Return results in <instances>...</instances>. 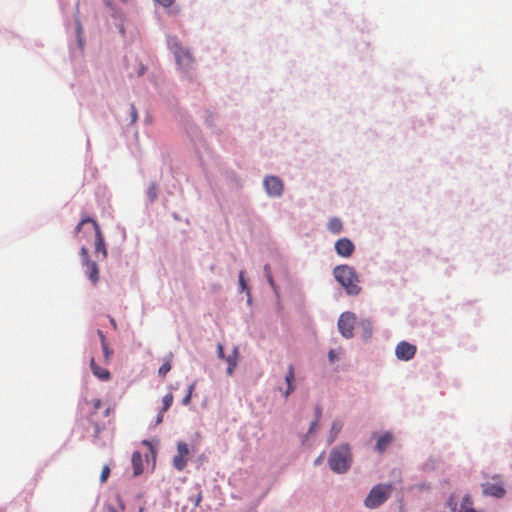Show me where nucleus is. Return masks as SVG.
<instances>
[{
    "label": "nucleus",
    "instance_id": "obj_1",
    "mask_svg": "<svg viewBox=\"0 0 512 512\" xmlns=\"http://www.w3.org/2000/svg\"><path fill=\"white\" fill-rule=\"evenodd\" d=\"M333 274L349 295H358L360 293L359 277L353 267L339 265L335 267Z\"/></svg>",
    "mask_w": 512,
    "mask_h": 512
},
{
    "label": "nucleus",
    "instance_id": "obj_2",
    "mask_svg": "<svg viewBox=\"0 0 512 512\" xmlns=\"http://www.w3.org/2000/svg\"><path fill=\"white\" fill-rule=\"evenodd\" d=\"M87 224L91 225V228L89 231H85L84 234H94L95 241H94V247H95V254L97 257L101 255V259L107 258V249L106 244L104 240V236L101 232L99 224L90 217H84L81 219V221L78 223V225L75 228L76 234H79L83 227Z\"/></svg>",
    "mask_w": 512,
    "mask_h": 512
},
{
    "label": "nucleus",
    "instance_id": "obj_3",
    "mask_svg": "<svg viewBox=\"0 0 512 512\" xmlns=\"http://www.w3.org/2000/svg\"><path fill=\"white\" fill-rule=\"evenodd\" d=\"M332 471L336 473L346 472L351 464V454L348 445H340L335 447L328 460Z\"/></svg>",
    "mask_w": 512,
    "mask_h": 512
},
{
    "label": "nucleus",
    "instance_id": "obj_4",
    "mask_svg": "<svg viewBox=\"0 0 512 512\" xmlns=\"http://www.w3.org/2000/svg\"><path fill=\"white\" fill-rule=\"evenodd\" d=\"M390 484H378L374 486L366 497L364 503L367 508L374 509L383 504L391 495Z\"/></svg>",
    "mask_w": 512,
    "mask_h": 512
},
{
    "label": "nucleus",
    "instance_id": "obj_5",
    "mask_svg": "<svg viewBox=\"0 0 512 512\" xmlns=\"http://www.w3.org/2000/svg\"><path fill=\"white\" fill-rule=\"evenodd\" d=\"M171 50L180 67L186 69L192 65L194 58L186 48L182 47L179 43L174 42L171 43Z\"/></svg>",
    "mask_w": 512,
    "mask_h": 512
},
{
    "label": "nucleus",
    "instance_id": "obj_6",
    "mask_svg": "<svg viewBox=\"0 0 512 512\" xmlns=\"http://www.w3.org/2000/svg\"><path fill=\"white\" fill-rule=\"evenodd\" d=\"M355 321V314L351 312H344L340 315L338 320V328L343 337L349 339L353 336Z\"/></svg>",
    "mask_w": 512,
    "mask_h": 512
},
{
    "label": "nucleus",
    "instance_id": "obj_7",
    "mask_svg": "<svg viewBox=\"0 0 512 512\" xmlns=\"http://www.w3.org/2000/svg\"><path fill=\"white\" fill-rule=\"evenodd\" d=\"M416 351L417 348L415 345L407 341H401L395 348V355L399 360L409 361L415 356Z\"/></svg>",
    "mask_w": 512,
    "mask_h": 512
},
{
    "label": "nucleus",
    "instance_id": "obj_8",
    "mask_svg": "<svg viewBox=\"0 0 512 512\" xmlns=\"http://www.w3.org/2000/svg\"><path fill=\"white\" fill-rule=\"evenodd\" d=\"M188 455V445L184 442H179L177 444V454L173 458V465L178 471H182L186 467Z\"/></svg>",
    "mask_w": 512,
    "mask_h": 512
},
{
    "label": "nucleus",
    "instance_id": "obj_9",
    "mask_svg": "<svg viewBox=\"0 0 512 512\" xmlns=\"http://www.w3.org/2000/svg\"><path fill=\"white\" fill-rule=\"evenodd\" d=\"M334 247L337 255L344 258H349L355 251L354 243L346 237L338 239Z\"/></svg>",
    "mask_w": 512,
    "mask_h": 512
},
{
    "label": "nucleus",
    "instance_id": "obj_10",
    "mask_svg": "<svg viewBox=\"0 0 512 512\" xmlns=\"http://www.w3.org/2000/svg\"><path fill=\"white\" fill-rule=\"evenodd\" d=\"M264 187L268 195L280 196L283 192V183L276 176H267L264 179Z\"/></svg>",
    "mask_w": 512,
    "mask_h": 512
},
{
    "label": "nucleus",
    "instance_id": "obj_11",
    "mask_svg": "<svg viewBox=\"0 0 512 512\" xmlns=\"http://www.w3.org/2000/svg\"><path fill=\"white\" fill-rule=\"evenodd\" d=\"M83 266L86 267L85 274L92 284H96L99 281V267L96 262L90 261Z\"/></svg>",
    "mask_w": 512,
    "mask_h": 512
},
{
    "label": "nucleus",
    "instance_id": "obj_12",
    "mask_svg": "<svg viewBox=\"0 0 512 512\" xmlns=\"http://www.w3.org/2000/svg\"><path fill=\"white\" fill-rule=\"evenodd\" d=\"M90 367L93 374L102 381H108L110 379V372L96 364L95 359L92 357L90 360Z\"/></svg>",
    "mask_w": 512,
    "mask_h": 512
},
{
    "label": "nucleus",
    "instance_id": "obj_13",
    "mask_svg": "<svg viewBox=\"0 0 512 512\" xmlns=\"http://www.w3.org/2000/svg\"><path fill=\"white\" fill-rule=\"evenodd\" d=\"M483 493L488 496L501 498L505 495V489L498 484H487L483 487Z\"/></svg>",
    "mask_w": 512,
    "mask_h": 512
},
{
    "label": "nucleus",
    "instance_id": "obj_14",
    "mask_svg": "<svg viewBox=\"0 0 512 512\" xmlns=\"http://www.w3.org/2000/svg\"><path fill=\"white\" fill-rule=\"evenodd\" d=\"M393 441V435L390 432H385L377 441L375 450L378 453H383Z\"/></svg>",
    "mask_w": 512,
    "mask_h": 512
},
{
    "label": "nucleus",
    "instance_id": "obj_15",
    "mask_svg": "<svg viewBox=\"0 0 512 512\" xmlns=\"http://www.w3.org/2000/svg\"><path fill=\"white\" fill-rule=\"evenodd\" d=\"M294 366L290 364L287 368V374L285 376V382L287 384V389L284 392V396L288 397L292 392L295 390V385L293 384L294 381Z\"/></svg>",
    "mask_w": 512,
    "mask_h": 512
},
{
    "label": "nucleus",
    "instance_id": "obj_16",
    "mask_svg": "<svg viewBox=\"0 0 512 512\" xmlns=\"http://www.w3.org/2000/svg\"><path fill=\"white\" fill-rule=\"evenodd\" d=\"M131 464L133 467L134 476H138L143 472L142 454L139 451L133 452Z\"/></svg>",
    "mask_w": 512,
    "mask_h": 512
},
{
    "label": "nucleus",
    "instance_id": "obj_17",
    "mask_svg": "<svg viewBox=\"0 0 512 512\" xmlns=\"http://www.w3.org/2000/svg\"><path fill=\"white\" fill-rule=\"evenodd\" d=\"M327 229L332 234H340L343 230L341 219L338 217H332L327 223Z\"/></svg>",
    "mask_w": 512,
    "mask_h": 512
},
{
    "label": "nucleus",
    "instance_id": "obj_18",
    "mask_svg": "<svg viewBox=\"0 0 512 512\" xmlns=\"http://www.w3.org/2000/svg\"><path fill=\"white\" fill-rule=\"evenodd\" d=\"M237 359H238V348L235 347L233 349V352L231 355H229L225 360L228 362L227 367V374L232 375L236 366H237Z\"/></svg>",
    "mask_w": 512,
    "mask_h": 512
},
{
    "label": "nucleus",
    "instance_id": "obj_19",
    "mask_svg": "<svg viewBox=\"0 0 512 512\" xmlns=\"http://www.w3.org/2000/svg\"><path fill=\"white\" fill-rule=\"evenodd\" d=\"M173 355L170 353L166 358L164 363L160 366L158 370V375L162 378H165L167 373L171 370V361H172Z\"/></svg>",
    "mask_w": 512,
    "mask_h": 512
},
{
    "label": "nucleus",
    "instance_id": "obj_20",
    "mask_svg": "<svg viewBox=\"0 0 512 512\" xmlns=\"http://www.w3.org/2000/svg\"><path fill=\"white\" fill-rule=\"evenodd\" d=\"M343 427V424L341 421H334L331 426L330 435H329V442H333L337 435L340 433L341 429Z\"/></svg>",
    "mask_w": 512,
    "mask_h": 512
},
{
    "label": "nucleus",
    "instance_id": "obj_21",
    "mask_svg": "<svg viewBox=\"0 0 512 512\" xmlns=\"http://www.w3.org/2000/svg\"><path fill=\"white\" fill-rule=\"evenodd\" d=\"M173 400H174V397H173L172 393H168V394H166L163 397V399H162V403H163L162 412H166L171 407V405L173 403Z\"/></svg>",
    "mask_w": 512,
    "mask_h": 512
},
{
    "label": "nucleus",
    "instance_id": "obj_22",
    "mask_svg": "<svg viewBox=\"0 0 512 512\" xmlns=\"http://www.w3.org/2000/svg\"><path fill=\"white\" fill-rule=\"evenodd\" d=\"M147 195L150 201H154L157 198V186L155 183H150L147 189Z\"/></svg>",
    "mask_w": 512,
    "mask_h": 512
},
{
    "label": "nucleus",
    "instance_id": "obj_23",
    "mask_svg": "<svg viewBox=\"0 0 512 512\" xmlns=\"http://www.w3.org/2000/svg\"><path fill=\"white\" fill-rule=\"evenodd\" d=\"M102 350L105 363H109L113 355V350L109 347V344L103 345Z\"/></svg>",
    "mask_w": 512,
    "mask_h": 512
},
{
    "label": "nucleus",
    "instance_id": "obj_24",
    "mask_svg": "<svg viewBox=\"0 0 512 512\" xmlns=\"http://www.w3.org/2000/svg\"><path fill=\"white\" fill-rule=\"evenodd\" d=\"M80 256H81V262L82 265L90 262L89 252L86 246H82L80 249Z\"/></svg>",
    "mask_w": 512,
    "mask_h": 512
},
{
    "label": "nucleus",
    "instance_id": "obj_25",
    "mask_svg": "<svg viewBox=\"0 0 512 512\" xmlns=\"http://www.w3.org/2000/svg\"><path fill=\"white\" fill-rule=\"evenodd\" d=\"M110 475V467L108 465H105L102 468L101 475H100V482L105 483Z\"/></svg>",
    "mask_w": 512,
    "mask_h": 512
},
{
    "label": "nucleus",
    "instance_id": "obj_26",
    "mask_svg": "<svg viewBox=\"0 0 512 512\" xmlns=\"http://www.w3.org/2000/svg\"><path fill=\"white\" fill-rule=\"evenodd\" d=\"M264 273H265V276L269 282V284L274 287L275 284H274V280H273V277H272V273H271V269H270V266L269 265H265L264 267Z\"/></svg>",
    "mask_w": 512,
    "mask_h": 512
},
{
    "label": "nucleus",
    "instance_id": "obj_27",
    "mask_svg": "<svg viewBox=\"0 0 512 512\" xmlns=\"http://www.w3.org/2000/svg\"><path fill=\"white\" fill-rule=\"evenodd\" d=\"M315 410H316V420L314 422H312L310 429H309V433H312L314 431V429L317 426V423L320 419V416H321V408L319 406H317Z\"/></svg>",
    "mask_w": 512,
    "mask_h": 512
},
{
    "label": "nucleus",
    "instance_id": "obj_28",
    "mask_svg": "<svg viewBox=\"0 0 512 512\" xmlns=\"http://www.w3.org/2000/svg\"><path fill=\"white\" fill-rule=\"evenodd\" d=\"M239 286L241 288V290H247V293L249 294V290L247 288V285H246V282H245V279H244V271H240L239 273Z\"/></svg>",
    "mask_w": 512,
    "mask_h": 512
},
{
    "label": "nucleus",
    "instance_id": "obj_29",
    "mask_svg": "<svg viewBox=\"0 0 512 512\" xmlns=\"http://www.w3.org/2000/svg\"><path fill=\"white\" fill-rule=\"evenodd\" d=\"M130 117L131 123H135L138 119L137 109L133 104L130 106Z\"/></svg>",
    "mask_w": 512,
    "mask_h": 512
},
{
    "label": "nucleus",
    "instance_id": "obj_30",
    "mask_svg": "<svg viewBox=\"0 0 512 512\" xmlns=\"http://www.w3.org/2000/svg\"><path fill=\"white\" fill-rule=\"evenodd\" d=\"M361 326L364 328L365 332L367 333V337L371 334V323L368 320H364L361 322Z\"/></svg>",
    "mask_w": 512,
    "mask_h": 512
},
{
    "label": "nucleus",
    "instance_id": "obj_31",
    "mask_svg": "<svg viewBox=\"0 0 512 512\" xmlns=\"http://www.w3.org/2000/svg\"><path fill=\"white\" fill-rule=\"evenodd\" d=\"M217 356L220 358V359H225V353H224V347L221 343H218L217 345Z\"/></svg>",
    "mask_w": 512,
    "mask_h": 512
},
{
    "label": "nucleus",
    "instance_id": "obj_32",
    "mask_svg": "<svg viewBox=\"0 0 512 512\" xmlns=\"http://www.w3.org/2000/svg\"><path fill=\"white\" fill-rule=\"evenodd\" d=\"M97 334L100 338L101 346L107 345L108 342H107V339H106V336L104 335V333L101 330H97Z\"/></svg>",
    "mask_w": 512,
    "mask_h": 512
},
{
    "label": "nucleus",
    "instance_id": "obj_33",
    "mask_svg": "<svg viewBox=\"0 0 512 512\" xmlns=\"http://www.w3.org/2000/svg\"><path fill=\"white\" fill-rule=\"evenodd\" d=\"M97 334L100 338L101 346L107 345L108 342H107V339H106V336L104 335V333L101 330H97Z\"/></svg>",
    "mask_w": 512,
    "mask_h": 512
},
{
    "label": "nucleus",
    "instance_id": "obj_34",
    "mask_svg": "<svg viewBox=\"0 0 512 512\" xmlns=\"http://www.w3.org/2000/svg\"><path fill=\"white\" fill-rule=\"evenodd\" d=\"M156 1L164 7H170L174 2V0H156Z\"/></svg>",
    "mask_w": 512,
    "mask_h": 512
},
{
    "label": "nucleus",
    "instance_id": "obj_35",
    "mask_svg": "<svg viewBox=\"0 0 512 512\" xmlns=\"http://www.w3.org/2000/svg\"><path fill=\"white\" fill-rule=\"evenodd\" d=\"M448 505L449 507L453 510V511H456V506H457V503L456 501L454 500L453 497H450L449 500H448Z\"/></svg>",
    "mask_w": 512,
    "mask_h": 512
},
{
    "label": "nucleus",
    "instance_id": "obj_36",
    "mask_svg": "<svg viewBox=\"0 0 512 512\" xmlns=\"http://www.w3.org/2000/svg\"><path fill=\"white\" fill-rule=\"evenodd\" d=\"M328 359L330 362H334L337 359V355L334 350L328 352Z\"/></svg>",
    "mask_w": 512,
    "mask_h": 512
},
{
    "label": "nucleus",
    "instance_id": "obj_37",
    "mask_svg": "<svg viewBox=\"0 0 512 512\" xmlns=\"http://www.w3.org/2000/svg\"><path fill=\"white\" fill-rule=\"evenodd\" d=\"M192 395L190 393H187L186 396L182 399L183 405H188L191 402Z\"/></svg>",
    "mask_w": 512,
    "mask_h": 512
},
{
    "label": "nucleus",
    "instance_id": "obj_38",
    "mask_svg": "<svg viewBox=\"0 0 512 512\" xmlns=\"http://www.w3.org/2000/svg\"><path fill=\"white\" fill-rule=\"evenodd\" d=\"M92 403H93V407H94V409H95V410L100 409V408H101V406H102V402H101V400H100V399H94V400L92 401Z\"/></svg>",
    "mask_w": 512,
    "mask_h": 512
},
{
    "label": "nucleus",
    "instance_id": "obj_39",
    "mask_svg": "<svg viewBox=\"0 0 512 512\" xmlns=\"http://www.w3.org/2000/svg\"><path fill=\"white\" fill-rule=\"evenodd\" d=\"M164 413H165V412H162V410H161V411L159 412V414L157 415V418H156V424H157V425H158V424H160V423H162Z\"/></svg>",
    "mask_w": 512,
    "mask_h": 512
},
{
    "label": "nucleus",
    "instance_id": "obj_40",
    "mask_svg": "<svg viewBox=\"0 0 512 512\" xmlns=\"http://www.w3.org/2000/svg\"><path fill=\"white\" fill-rule=\"evenodd\" d=\"M195 387H196V382H193L192 384H190L189 387H188V392L187 393H190V395H192Z\"/></svg>",
    "mask_w": 512,
    "mask_h": 512
},
{
    "label": "nucleus",
    "instance_id": "obj_41",
    "mask_svg": "<svg viewBox=\"0 0 512 512\" xmlns=\"http://www.w3.org/2000/svg\"><path fill=\"white\" fill-rule=\"evenodd\" d=\"M106 510L107 512H118L117 509L112 505L107 506Z\"/></svg>",
    "mask_w": 512,
    "mask_h": 512
},
{
    "label": "nucleus",
    "instance_id": "obj_42",
    "mask_svg": "<svg viewBox=\"0 0 512 512\" xmlns=\"http://www.w3.org/2000/svg\"><path fill=\"white\" fill-rule=\"evenodd\" d=\"M110 323L114 329L117 328L116 321L113 318H110Z\"/></svg>",
    "mask_w": 512,
    "mask_h": 512
},
{
    "label": "nucleus",
    "instance_id": "obj_43",
    "mask_svg": "<svg viewBox=\"0 0 512 512\" xmlns=\"http://www.w3.org/2000/svg\"><path fill=\"white\" fill-rule=\"evenodd\" d=\"M200 501H201V494H199L197 497L196 505H198Z\"/></svg>",
    "mask_w": 512,
    "mask_h": 512
},
{
    "label": "nucleus",
    "instance_id": "obj_44",
    "mask_svg": "<svg viewBox=\"0 0 512 512\" xmlns=\"http://www.w3.org/2000/svg\"><path fill=\"white\" fill-rule=\"evenodd\" d=\"M321 456L317 459L316 463L321 462Z\"/></svg>",
    "mask_w": 512,
    "mask_h": 512
},
{
    "label": "nucleus",
    "instance_id": "obj_45",
    "mask_svg": "<svg viewBox=\"0 0 512 512\" xmlns=\"http://www.w3.org/2000/svg\"><path fill=\"white\" fill-rule=\"evenodd\" d=\"M123 2H125L126 0H122Z\"/></svg>",
    "mask_w": 512,
    "mask_h": 512
}]
</instances>
